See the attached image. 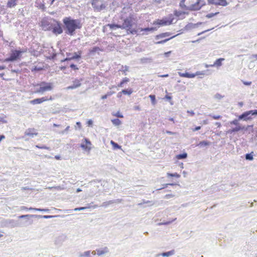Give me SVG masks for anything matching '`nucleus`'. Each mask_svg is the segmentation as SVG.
<instances>
[{
    "label": "nucleus",
    "instance_id": "obj_60",
    "mask_svg": "<svg viewBox=\"0 0 257 257\" xmlns=\"http://www.w3.org/2000/svg\"><path fill=\"white\" fill-rule=\"evenodd\" d=\"M196 76L200 75H204V73L203 71H197L195 73H193Z\"/></svg>",
    "mask_w": 257,
    "mask_h": 257
},
{
    "label": "nucleus",
    "instance_id": "obj_14",
    "mask_svg": "<svg viewBox=\"0 0 257 257\" xmlns=\"http://www.w3.org/2000/svg\"><path fill=\"white\" fill-rule=\"evenodd\" d=\"M50 100L52 99L51 97H50ZM48 100H49V99H48L47 97H43L37 98L33 99L30 101V103H31V104L35 105V104L42 103V102L47 101Z\"/></svg>",
    "mask_w": 257,
    "mask_h": 257
},
{
    "label": "nucleus",
    "instance_id": "obj_29",
    "mask_svg": "<svg viewBox=\"0 0 257 257\" xmlns=\"http://www.w3.org/2000/svg\"><path fill=\"white\" fill-rule=\"evenodd\" d=\"M225 59L222 58H220L218 59H217L215 62H214L213 64L210 65L211 67L213 66H217V67H220L222 65V62Z\"/></svg>",
    "mask_w": 257,
    "mask_h": 257
},
{
    "label": "nucleus",
    "instance_id": "obj_8",
    "mask_svg": "<svg viewBox=\"0 0 257 257\" xmlns=\"http://www.w3.org/2000/svg\"><path fill=\"white\" fill-rule=\"evenodd\" d=\"M92 7L95 12H100L105 9L107 5L101 0H92Z\"/></svg>",
    "mask_w": 257,
    "mask_h": 257
},
{
    "label": "nucleus",
    "instance_id": "obj_36",
    "mask_svg": "<svg viewBox=\"0 0 257 257\" xmlns=\"http://www.w3.org/2000/svg\"><path fill=\"white\" fill-rule=\"evenodd\" d=\"M110 144L112 145V147L113 149H121V146L119 145L117 143L114 142L113 141H110Z\"/></svg>",
    "mask_w": 257,
    "mask_h": 257
},
{
    "label": "nucleus",
    "instance_id": "obj_19",
    "mask_svg": "<svg viewBox=\"0 0 257 257\" xmlns=\"http://www.w3.org/2000/svg\"><path fill=\"white\" fill-rule=\"evenodd\" d=\"M38 134V133L36 132L35 129L34 128H28L25 132V135L26 136H30L31 138H34V136H37Z\"/></svg>",
    "mask_w": 257,
    "mask_h": 257
},
{
    "label": "nucleus",
    "instance_id": "obj_23",
    "mask_svg": "<svg viewBox=\"0 0 257 257\" xmlns=\"http://www.w3.org/2000/svg\"><path fill=\"white\" fill-rule=\"evenodd\" d=\"M179 35V34H177L176 35L167 38H165V39H164L163 40H160V41H157V42H154V44H155L156 45L164 44L165 43H166L168 41H169V40H170L174 38L176 36H178Z\"/></svg>",
    "mask_w": 257,
    "mask_h": 257
},
{
    "label": "nucleus",
    "instance_id": "obj_18",
    "mask_svg": "<svg viewBox=\"0 0 257 257\" xmlns=\"http://www.w3.org/2000/svg\"><path fill=\"white\" fill-rule=\"evenodd\" d=\"M81 85L80 81L77 79H75L73 81V84L67 87V89H74L80 87Z\"/></svg>",
    "mask_w": 257,
    "mask_h": 257
},
{
    "label": "nucleus",
    "instance_id": "obj_59",
    "mask_svg": "<svg viewBox=\"0 0 257 257\" xmlns=\"http://www.w3.org/2000/svg\"><path fill=\"white\" fill-rule=\"evenodd\" d=\"M172 53V51H169L164 53V55L166 57H168L170 56V55Z\"/></svg>",
    "mask_w": 257,
    "mask_h": 257
},
{
    "label": "nucleus",
    "instance_id": "obj_37",
    "mask_svg": "<svg viewBox=\"0 0 257 257\" xmlns=\"http://www.w3.org/2000/svg\"><path fill=\"white\" fill-rule=\"evenodd\" d=\"M55 217V216L54 215H36L35 218H45V219H49V218H52L53 217Z\"/></svg>",
    "mask_w": 257,
    "mask_h": 257
},
{
    "label": "nucleus",
    "instance_id": "obj_34",
    "mask_svg": "<svg viewBox=\"0 0 257 257\" xmlns=\"http://www.w3.org/2000/svg\"><path fill=\"white\" fill-rule=\"evenodd\" d=\"M129 81H130L129 78H128L127 77L123 78L121 80V81L118 84L117 86L119 87H124V84L128 82Z\"/></svg>",
    "mask_w": 257,
    "mask_h": 257
},
{
    "label": "nucleus",
    "instance_id": "obj_58",
    "mask_svg": "<svg viewBox=\"0 0 257 257\" xmlns=\"http://www.w3.org/2000/svg\"><path fill=\"white\" fill-rule=\"evenodd\" d=\"M99 48L97 47H94L90 51L91 53H95L96 51H97L99 50Z\"/></svg>",
    "mask_w": 257,
    "mask_h": 257
},
{
    "label": "nucleus",
    "instance_id": "obj_41",
    "mask_svg": "<svg viewBox=\"0 0 257 257\" xmlns=\"http://www.w3.org/2000/svg\"><path fill=\"white\" fill-rule=\"evenodd\" d=\"M90 208V206L89 204H88L87 206H85V207H77V208H75L74 210L75 211H81V210H85L86 209H88V208Z\"/></svg>",
    "mask_w": 257,
    "mask_h": 257
},
{
    "label": "nucleus",
    "instance_id": "obj_39",
    "mask_svg": "<svg viewBox=\"0 0 257 257\" xmlns=\"http://www.w3.org/2000/svg\"><path fill=\"white\" fill-rule=\"evenodd\" d=\"M111 122L115 126L119 125L121 124V121L118 118H114L111 120Z\"/></svg>",
    "mask_w": 257,
    "mask_h": 257
},
{
    "label": "nucleus",
    "instance_id": "obj_9",
    "mask_svg": "<svg viewBox=\"0 0 257 257\" xmlns=\"http://www.w3.org/2000/svg\"><path fill=\"white\" fill-rule=\"evenodd\" d=\"M1 225L3 227L14 228L18 226L19 223L17 221L14 219H7L2 220Z\"/></svg>",
    "mask_w": 257,
    "mask_h": 257
},
{
    "label": "nucleus",
    "instance_id": "obj_38",
    "mask_svg": "<svg viewBox=\"0 0 257 257\" xmlns=\"http://www.w3.org/2000/svg\"><path fill=\"white\" fill-rule=\"evenodd\" d=\"M133 91L132 88L124 89L121 90V93L125 95H130Z\"/></svg>",
    "mask_w": 257,
    "mask_h": 257
},
{
    "label": "nucleus",
    "instance_id": "obj_11",
    "mask_svg": "<svg viewBox=\"0 0 257 257\" xmlns=\"http://www.w3.org/2000/svg\"><path fill=\"white\" fill-rule=\"evenodd\" d=\"M205 5L206 3L204 0H197L195 3L192 4V8L193 9V11H198L200 10L201 8Z\"/></svg>",
    "mask_w": 257,
    "mask_h": 257
},
{
    "label": "nucleus",
    "instance_id": "obj_21",
    "mask_svg": "<svg viewBox=\"0 0 257 257\" xmlns=\"http://www.w3.org/2000/svg\"><path fill=\"white\" fill-rule=\"evenodd\" d=\"M178 75L182 77H185V78H192L195 77V75L193 73H190L189 72H188L186 71L184 73H182L181 72H178Z\"/></svg>",
    "mask_w": 257,
    "mask_h": 257
},
{
    "label": "nucleus",
    "instance_id": "obj_44",
    "mask_svg": "<svg viewBox=\"0 0 257 257\" xmlns=\"http://www.w3.org/2000/svg\"><path fill=\"white\" fill-rule=\"evenodd\" d=\"M167 176L171 177H176V178H179L180 177V175L179 174H178L177 173H168Z\"/></svg>",
    "mask_w": 257,
    "mask_h": 257
},
{
    "label": "nucleus",
    "instance_id": "obj_50",
    "mask_svg": "<svg viewBox=\"0 0 257 257\" xmlns=\"http://www.w3.org/2000/svg\"><path fill=\"white\" fill-rule=\"evenodd\" d=\"M57 54L56 53H53L49 57H48V59L50 60H54L56 58Z\"/></svg>",
    "mask_w": 257,
    "mask_h": 257
},
{
    "label": "nucleus",
    "instance_id": "obj_45",
    "mask_svg": "<svg viewBox=\"0 0 257 257\" xmlns=\"http://www.w3.org/2000/svg\"><path fill=\"white\" fill-rule=\"evenodd\" d=\"M219 13V12H216L214 13H209V14H207L205 17L208 19H210V18L213 17L214 16H216Z\"/></svg>",
    "mask_w": 257,
    "mask_h": 257
},
{
    "label": "nucleus",
    "instance_id": "obj_42",
    "mask_svg": "<svg viewBox=\"0 0 257 257\" xmlns=\"http://www.w3.org/2000/svg\"><path fill=\"white\" fill-rule=\"evenodd\" d=\"M80 256L81 257H91L90 256V251H85L82 254H81Z\"/></svg>",
    "mask_w": 257,
    "mask_h": 257
},
{
    "label": "nucleus",
    "instance_id": "obj_61",
    "mask_svg": "<svg viewBox=\"0 0 257 257\" xmlns=\"http://www.w3.org/2000/svg\"><path fill=\"white\" fill-rule=\"evenodd\" d=\"M43 69L42 67H38L35 66L33 69L32 71H39L42 70Z\"/></svg>",
    "mask_w": 257,
    "mask_h": 257
},
{
    "label": "nucleus",
    "instance_id": "obj_27",
    "mask_svg": "<svg viewBox=\"0 0 257 257\" xmlns=\"http://www.w3.org/2000/svg\"><path fill=\"white\" fill-rule=\"evenodd\" d=\"M175 251L174 249H172L167 252H163L161 254H158L157 256L162 255L164 257H169L171 255L174 254Z\"/></svg>",
    "mask_w": 257,
    "mask_h": 257
},
{
    "label": "nucleus",
    "instance_id": "obj_63",
    "mask_svg": "<svg viewBox=\"0 0 257 257\" xmlns=\"http://www.w3.org/2000/svg\"><path fill=\"white\" fill-rule=\"evenodd\" d=\"M201 126H195L194 128H192L193 132H196L197 131H199L201 129Z\"/></svg>",
    "mask_w": 257,
    "mask_h": 257
},
{
    "label": "nucleus",
    "instance_id": "obj_28",
    "mask_svg": "<svg viewBox=\"0 0 257 257\" xmlns=\"http://www.w3.org/2000/svg\"><path fill=\"white\" fill-rule=\"evenodd\" d=\"M140 62L142 64L151 63L153 62V59L151 57H143L140 59Z\"/></svg>",
    "mask_w": 257,
    "mask_h": 257
},
{
    "label": "nucleus",
    "instance_id": "obj_2",
    "mask_svg": "<svg viewBox=\"0 0 257 257\" xmlns=\"http://www.w3.org/2000/svg\"><path fill=\"white\" fill-rule=\"evenodd\" d=\"M58 22H59V21L49 17H44L41 20L40 26L43 31H51L54 35L58 36L59 34L55 33V30L57 28Z\"/></svg>",
    "mask_w": 257,
    "mask_h": 257
},
{
    "label": "nucleus",
    "instance_id": "obj_30",
    "mask_svg": "<svg viewBox=\"0 0 257 257\" xmlns=\"http://www.w3.org/2000/svg\"><path fill=\"white\" fill-rule=\"evenodd\" d=\"M18 0H8L7 7L9 8H14L17 4V2Z\"/></svg>",
    "mask_w": 257,
    "mask_h": 257
},
{
    "label": "nucleus",
    "instance_id": "obj_25",
    "mask_svg": "<svg viewBox=\"0 0 257 257\" xmlns=\"http://www.w3.org/2000/svg\"><path fill=\"white\" fill-rule=\"evenodd\" d=\"M241 130L247 131V127H245V126H241L239 124L237 125H236V126L235 127L233 128L231 130L230 132H237Z\"/></svg>",
    "mask_w": 257,
    "mask_h": 257
},
{
    "label": "nucleus",
    "instance_id": "obj_16",
    "mask_svg": "<svg viewBox=\"0 0 257 257\" xmlns=\"http://www.w3.org/2000/svg\"><path fill=\"white\" fill-rule=\"evenodd\" d=\"M84 141L85 144H84L83 143L81 144L80 147L84 150L90 151L91 150V148L87 146L91 145V142L90 141V140L86 138H85L84 139Z\"/></svg>",
    "mask_w": 257,
    "mask_h": 257
},
{
    "label": "nucleus",
    "instance_id": "obj_35",
    "mask_svg": "<svg viewBox=\"0 0 257 257\" xmlns=\"http://www.w3.org/2000/svg\"><path fill=\"white\" fill-rule=\"evenodd\" d=\"M253 152L247 153L245 155V159L247 161H252L253 160Z\"/></svg>",
    "mask_w": 257,
    "mask_h": 257
},
{
    "label": "nucleus",
    "instance_id": "obj_12",
    "mask_svg": "<svg viewBox=\"0 0 257 257\" xmlns=\"http://www.w3.org/2000/svg\"><path fill=\"white\" fill-rule=\"evenodd\" d=\"M249 110L246 111L242 113L238 117V120H242L244 121L250 120L252 119V117Z\"/></svg>",
    "mask_w": 257,
    "mask_h": 257
},
{
    "label": "nucleus",
    "instance_id": "obj_51",
    "mask_svg": "<svg viewBox=\"0 0 257 257\" xmlns=\"http://www.w3.org/2000/svg\"><path fill=\"white\" fill-rule=\"evenodd\" d=\"M39 9L44 12L46 11V7H45L44 4H41L39 6Z\"/></svg>",
    "mask_w": 257,
    "mask_h": 257
},
{
    "label": "nucleus",
    "instance_id": "obj_53",
    "mask_svg": "<svg viewBox=\"0 0 257 257\" xmlns=\"http://www.w3.org/2000/svg\"><path fill=\"white\" fill-rule=\"evenodd\" d=\"M70 67L72 69H73V70H78V69H79V68H78V67H77V66L76 65H75V64H73V63L71 64L70 65Z\"/></svg>",
    "mask_w": 257,
    "mask_h": 257
},
{
    "label": "nucleus",
    "instance_id": "obj_64",
    "mask_svg": "<svg viewBox=\"0 0 257 257\" xmlns=\"http://www.w3.org/2000/svg\"><path fill=\"white\" fill-rule=\"evenodd\" d=\"M87 124L88 126H91L93 124V121L91 119H89L87 121Z\"/></svg>",
    "mask_w": 257,
    "mask_h": 257
},
{
    "label": "nucleus",
    "instance_id": "obj_52",
    "mask_svg": "<svg viewBox=\"0 0 257 257\" xmlns=\"http://www.w3.org/2000/svg\"><path fill=\"white\" fill-rule=\"evenodd\" d=\"M152 203V201H149V200H147V201H145V200H143V201L141 203H140L138 204V205H142L143 204H145V203H150V204L149 205V206H152L153 203Z\"/></svg>",
    "mask_w": 257,
    "mask_h": 257
},
{
    "label": "nucleus",
    "instance_id": "obj_33",
    "mask_svg": "<svg viewBox=\"0 0 257 257\" xmlns=\"http://www.w3.org/2000/svg\"><path fill=\"white\" fill-rule=\"evenodd\" d=\"M210 144V142H209V141H200L197 144V146L199 147H200V148H203V147H205L209 146Z\"/></svg>",
    "mask_w": 257,
    "mask_h": 257
},
{
    "label": "nucleus",
    "instance_id": "obj_62",
    "mask_svg": "<svg viewBox=\"0 0 257 257\" xmlns=\"http://www.w3.org/2000/svg\"><path fill=\"white\" fill-rule=\"evenodd\" d=\"M174 195H173V194H166V195L165 196L164 198H165V199H169V198H172V197H174Z\"/></svg>",
    "mask_w": 257,
    "mask_h": 257
},
{
    "label": "nucleus",
    "instance_id": "obj_46",
    "mask_svg": "<svg viewBox=\"0 0 257 257\" xmlns=\"http://www.w3.org/2000/svg\"><path fill=\"white\" fill-rule=\"evenodd\" d=\"M35 211H38L40 212H49L50 211V210L47 208H35Z\"/></svg>",
    "mask_w": 257,
    "mask_h": 257
},
{
    "label": "nucleus",
    "instance_id": "obj_1",
    "mask_svg": "<svg viewBox=\"0 0 257 257\" xmlns=\"http://www.w3.org/2000/svg\"><path fill=\"white\" fill-rule=\"evenodd\" d=\"M82 26L81 19H74L71 16L65 17L62 19V24L60 21L58 22L55 33L60 35L64 31L65 35L72 36L76 34L77 30L82 28Z\"/></svg>",
    "mask_w": 257,
    "mask_h": 257
},
{
    "label": "nucleus",
    "instance_id": "obj_3",
    "mask_svg": "<svg viewBox=\"0 0 257 257\" xmlns=\"http://www.w3.org/2000/svg\"><path fill=\"white\" fill-rule=\"evenodd\" d=\"M134 18L132 15H130L128 17L123 20V23L121 25V29L125 30L128 34L139 35V30L136 28H133Z\"/></svg>",
    "mask_w": 257,
    "mask_h": 257
},
{
    "label": "nucleus",
    "instance_id": "obj_26",
    "mask_svg": "<svg viewBox=\"0 0 257 257\" xmlns=\"http://www.w3.org/2000/svg\"><path fill=\"white\" fill-rule=\"evenodd\" d=\"M106 26L108 27L111 30H114L116 29H121V25L115 23L108 24Z\"/></svg>",
    "mask_w": 257,
    "mask_h": 257
},
{
    "label": "nucleus",
    "instance_id": "obj_56",
    "mask_svg": "<svg viewBox=\"0 0 257 257\" xmlns=\"http://www.w3.org/2000/svg\"><path fill=\"white\" fill-rule=\"evenodd\" d=\"M113 115L120 118L123 117V115L119 111L113 114Z\"/></svg>",
    "mask_w": 257,
    "mask_h": 257
},
{
    "label": "nucleus",
    "instance_id": "obj_4",
    "mask_svg": "<svg viewBox=\"0 0 257 257\" xmlns=\"http://www.w3.org/2000/svg\"><path fill=\"white\" fill-rule=\"evenodd\" d=\"M27 52V49H12L9 57L5 59L6 62H12L20 60L22 55Z\"/></svg>",
    "mask_w": 257,
    "mask_h": 257
},
{
    "label": "nucleus",
    "instance_id": "obj_54",
    "mask_svg": "<svg viewBox=\"0 0 257 257\" xmlns=\"http://www.w3.org/2000/svg\"><path fill=\"white\" fill-rule=\"evenodd\" d=\"M210 116L214 119H219L221 117V116L220 115L211 114Z\"/></svg>",
    "mask_w": 257,
    "mask_h": 257
},
{
    "label": "nucleus",
    "instance_id": "obj_15",
    "mask_svg": "<svg viewBox=\"0 0 257 257\" xmlns=\"http://www.w3.org/2000/svg\"><path fill=\"white\" fill-rule=\"evenodd\" d=\"M122 201L121 199H117L112 200H109L108 201L103 202L101 206L103 207L104 208H107L109 205L113 203H121Z\"/></svg>",
    "mask_w": 257,
    "mask_h": 257
},
{
    "label": "nucleus",
    "instance_id": "obj_7",
    "mask_svg": "<svg viewBox=\"0 0 257 257\" xmlns=\"http://www.w3.org/2000/svg\"><path fill=\"white\" fill-rule=\"evenodd\" d=\"M82 51H78L73 53L66 52V57L61 60V63L65 62L66 61L75 60L79 61L81 58Z\"/></svg>",
    "mask_w": 257,
    "mask_h": 257
},
{
    "label": "nucleus",
    "instance_id": "obj_20",
    "mask_svg": "<svg viewBox=\"0 0 257 257\" xmlns=\"http://www.w3.org/2000/svg\"><path fill=\"white\" fill-rule=\"evenodd\" d=\"M171 35H172V33L171 32H167L162 33L161 34L157 35L155 37V39L156 40H158L161 39L166 38V37H171Z\"/></svg>",
    "mask_w": 257,
    "mask_h": 257
},
{
    "label": "nucleus",
    "instance_id": "obj_47",
    "mask_svg": "<svg viewBox=\"0 0 257 257\" xmlns=\"http://www.w3.org/2000/svg\"><path fill=\"white\" fill-rule=\"evenodd\" d=\"M36 147L37 148H39V149H46V150H50V148L45 145H37L36 146Z\"/></svg>",
    "mask_w": 257,
    "mask_h": 257
},
{
    "label": "nucleus",
    "instance_id": "obj_49",
    "mask_svg": "<svg viewBox=\"0 0 257 257\" xmlns=\"http://www.w3.org/2000/svg\"><path fill=\"white\" fill-rule=\"evenodd\" d=\"M249 112L251 113L252 117L253 116H257V109H252L249 110Z\"/></svg>",
    "mask_w": 257,
    "mask_h": 257
},
{
    "label": "nucleus",
    "instance_id": "obj_6",
    "mask_svg": "<svg viewBox=\"0 0 257 257\" xmlns=\"http://www.w3.org/2000/svg\"><path fill=\"white\" fill-rule=\"evenodd\" d=\"M174 19V16L170 14L168 17H163L162 19H157L154 21L153 25L164 26L170 25L173 23Z\"/></svg>",
    "mask_w": 257,
    "mask_h": 257
},
{
    "label": "nucleus",
    "instance_id": "obj_10",
    "mask_svg": "<svg viewBox=\"0 0 257 257\" xmlns=\"http://www.w3.org/2000/svg\"><path fill=\"white\" fill-rule=\"evenodd\" d=\"M207 2L208 5H214L223 7H225L228 4L226 0H207Z\"/></svg>",
    "mask_w": 257,
    "mask_h": 257
},
{
    "label": "nucleus",
    "instance_id": "obj_17",
    "mask_svg": "<svg viewBox=\"0 0 257 257\" xmlns=\"http://www.w3.org/2000/svg\"><path fill=\"white\" fill-rule=\"evenodd\" d=\"M36 214H26V215H21L18 216L19 219H23L26 218L28 220L26 221V222H28V225H31L33 224V220H29L30 218H35Z\"/></svg>",
    "mask_w": 257,
    "mask_h": 257
},
{
    "label": "nucleus",
    "instance_id": "obj_22",
    "mask_svg": "<svg viewBox=\"0 0 257 257\" xmlns=\"http://www.w3.org/2000/svg\"><path fill=\"white\" fill-rule=\"evenodd\" d=\"M185 0H181L179 4V6L182 9H184L186 10L193 11V9L192 8V5L189 6H187L185 5Z\"/></svg>",
    "mask_w": 257,
    "mask_h": 257
},
{
    "label": "nucleus",
    "instance_id": "obj_48",
    "mask_svg": "<svg viewBox=\"0 0 257 257\" xmlns=\"http://www.w3.org/2000/svg\"><path fill=\"white\" fill-rule=\"evenodd\" d=\"M121 67L122 69V70L121 71H123V73H124V75H126V74L125 73V72L128 71L129 67L126 65H125V66L122 65L121 66Z\"/></svg>",
    "mask_w": 257,
    "mask_h": 257
},
{
    "label": "nucleus",
    "instance_id": "obj_43",
    "mask_svg": "<svg viewBox=\"0 0 257 257\" xmlns=\"http://www.w3.org/2000/svg\"><path fill=\"white\" fill-rule=\"evenodd\" d=\"M149 97L151 99L152 103L155 105L156 103V96L155 95L151 94L149 95Z\"/></svg>",
    "mask_w": 257,
    "mask_h": 257
},
{
    "label": "nucleus",
    "instance_id": "obj_55",
    "mask_svg": "<svg viewBox=\"0 0 257 257\" xmlns=\"http://www.w3.org/2000/svg\"><path fill=\"white\" fill-rule=\"evenodd\" d=\"M183 13L181 11H178L177 10L175 11L174 12V14L176 17H179Z\"/></svg>",
    "mask_w": 257,
    "mask_h": 257
},
{
    "label": "nucleus",
    "instance_id": "obj_57",
    "mask_svg": "<svg viewBox=\"0 0 257 257\" xmlns=\"http://www.w3.org/2000/svg\"><path fill=\"white\" fill-rule=\"evenodd\" d=\"M230 123L231 124H233V125H237L238 124H239L238 120L236 119H233L232 121H231L230 122Z\"/></svg>",
    "mask_w": 257,
    "mask_h": 257
},
{
    "label": "nucleus",
    "instance_id": "obj_32",
    "mask_svg": "<svg viewBox=\"0 0 257 257\" xmlns=\"http://www.w3.org/2000/svg\"><path fill=\"white\" fill-rule=\"evenodd\" d=\"M188 157V154L186 152H183V153L178 154L176 156V158L178 160H184L186 159Z\"/></svg>",
    "mask_w": 257,
    "mask_h": 257
},
{
    "label": "nucleus",
    "instance_id": "obj_40",
    "mask_svg": "<svg viewBox=\"0 0 257 257\" xmlns=\"http://www.w3.org/2000/svg\"><path fill=\"white\" fill-rule=\"evenodd\" d=\"M35 208H33V207H27L26 206H22L20 207V210L21 211H23V210H26V211H28V210H35Z\"/></svg>",
    "mask_w": 257,
    "mask_h": 257
},
{
    "label": "nucleus",
    "instance_id": "obj_31",
    "mask_svg": "<svg viewBox=\"0 0 257 257\" xmlns=\"http://www.w3.org/2000/svg\"><path fill=\"white\" fill-rule=\"evenodd\" d=\"M195 28H196L195 25L193 23H190L187 24L183 30L185 31H189Z\"/></svg>",
    "mask_w": 257,
    "mask_h": 257
},
{
    "label": "nucleus",
    "instance_id": "obj_13",
    "mask_svg": "<svg viewBox=\"0 0 257 257\" xmlns=\"http://www.w3.org/2000/svg\"><path fill=\"white\" fill-rule=\"evenodd\" d=\"M137 30H139V35H146L147 33H145V32H153L156 30H157V28L155 27H147L145 28H139L137 29Z\"/></svg>",
    "mask_w": 257,
    "mask_h": 257
},
{
    "label": "nucleus",
    "instance_id": "obj_24",
    "mask_svg": "<svg viewBox=\"0 0 257 257\" xmlns=\"http://www.w3.org/2000/svg\"><path fill=\"white\" fill-rule=\"evenodd\" d=\"M96 254L98 256H101L103 255L104 254L108 252L109 250L107 247H105L102 249H98L96 250Z\"/></svg>",
    "mask_w": 257,
    "mask_h": 257
},
{
    "label": "nucleus",
    "instance_id": "obj_5",
    "mask_svg": "<svg viewBox=\"0 0 257 257\" xmlns=\"http://www.w3.org/2000/svg\"><path fill=\"white\" fill-rule=\"evenodd\" d=\"M36 87L35 93L43 94L46 91H51L53 88V84L51 82L42 81L39 83L33 84Z\"/></svg>",
    "mask_w": 257,
    "mask_h": 257
}]
</instances>
